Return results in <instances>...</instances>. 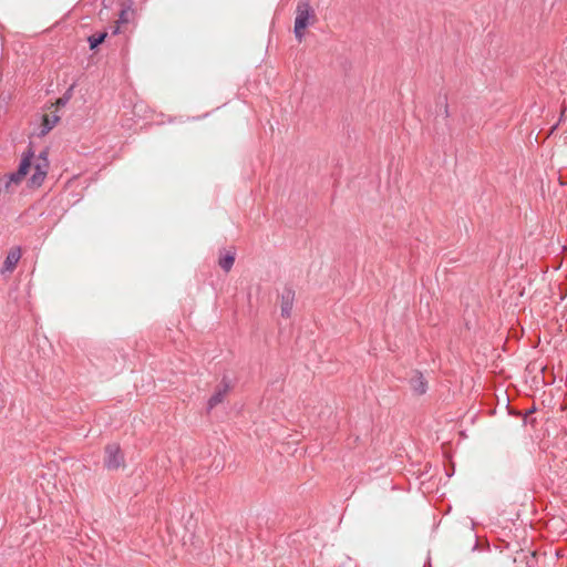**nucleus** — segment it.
Masks as SVG:
<instances>
[{"label":"nucleus","instance_id":"9d476101","mask_svg":"<svg viewBox=\"0 0 567 567\" xmlns=\"http://www.w3.org/2000/svg\"><path fill=\"white\" fill-rule=\"evenodd\" d=\"M106 33H101V34H97V35H92L89 38V42H90V48L92 50H94L99 44H101L104 39L106 38Z\"/></svg>","mask_w":567,"mask_h":567},{"label":"nucleus","instance_id":"1a4fd4ad","mask_svg":"<svg viewBox=\"0 0 567 567\" xmlns=\"http://www.w3.org/2000/svg\"><path fill=\"white\" fill-rule=\"evenodd\" d=\"M228 391V388L227 386H224V389H219L217 390L209 399L208 401V408L209 409H213L215 408L217 404H219L220 402H223L226 393Z\"/></svg>","mask_w":567,"mask_h":567},{"label":"nucleus","instance_id":"0eeeda50","mask_svg":"<svg viewBox=\"0 0 567 567\" xmlns=\"http://www.w3.org/2000/svg\"><path fill=\"white\" fill-rule=\"evenodd\" d=\"M235 250H224L219 255L218 265L228 272L235 262Z\"/></svg>","mask_w":567,"mask_h":567},{"label":"nucleus","instance_id":"39448f33","mask_svg":"<svg viewBox=\"0 0 567 567\" xmlns=\"http://www.w3.org/2000/svg\"><path fill=\"white\" fill-rule=\"evenodd\" d=\"M20 258H21V249L19 247L11 248L3 261L1 272L2 274L12 272L16 269Z\"/></svg>","mask_w":567,"mask_h":567},{"label":"nucleus","instance_id":"423d86ee","mask_svg":"<svg viewBox=\"0 0 567 567\" xmlns=\"http://www.w3.org/2000/svg\"><path fill=\"white\" fill-rule=\"evenodd\" d=\"M410 384H411V388L413 390V392L416 394V395H422L426 392L427 390V381L425 380V378L416 372L412 378H411V381H410Z\"/></svg>","mask_w":567,"mask_h":567},{"label":"nucleus","instance_id":"9b49d317","mask_svg":"<svg viewBox=\"0 0 567 567\" xmlns=\"http://www.w3.org/2000/svg\"><path fill=\"white\" fill-rule=\"evenodd\" d=\"M65 102H66L65 100H63V99H59V100H56V102H55L54 106L58 109V107H60V106L65 105Z\"/></svg>","mask_w":567,"mask_h":567},{"label":"nucleus","instance_id":"f03ea898","mask_svg":"<svg viewBox=\"0 0 567 567\" xmlns=\"http://www.w3.org/2000/svg\"><path fill=\"white\" fill-rule=\"evenodd\" d=\"M318 22L317 10L309 2H299L296 9L293 32L299 42H302L308 28Z\"/></svg>","mask_w":567,"mask_h":567},{"label":"nucleus","instance_id":"7ed1b4c3","mask_svg":"<svg viewBox=\"0 0 567 567\" xmlns=\"http://www.w3.org/2000/svg\"><path fill=\"white\" fill-rule=\"evenodd\" d=\"M104 463L109 470H117L123 465L124 457L117 445L112 444L106 446Z\"/></svg>","mask_w":567,"mask_h":567},{"label":"nucleus","instance_id":"6e6552de","mask_svg":"<svg viewBox=\"0 0 567 567\" xmlns=\"http://www.w3.org/2000/svg\"><path fill=\"white\" fill-rule=\"evenodd\" d=\"M60 121V116L54 112L51 114H44L42 118V131L41 134L45 135L49 131H51Z\"/></svg>","mask_w":567,"mask_h":567},{"label":"nucleus","instance_id":"20e7f679","mask_svg":"<svg viewBox=\"0 0 567 567\" xmlns=\"http://www.w3.org/2000/svg\"><path fill=\"white\" fill-rule=\"evenodd\" d=\"M295 301V291L291 288H285L280 295V311L281 316L289 318L292 312Z\"/></svg>","mask_w":567,"mask_h":567},{"label":"nucleus","instance_id":"f257e3e1","mask_svg":"<svg viewBox=\"0 0 567 567\" xmlns=\"http://www.w3.org/2000/svg\"><path fill=\"white\" fill-rule=\"evenodd\" d=\"M48 168L49 162L44 153H42L33 162H31L29 156H25L22 158L18 172L11 176V181L19 183L30 174L31 177L29 179V186L39 187L45 179Z\"/></svg>","mask_w":567,"mask_h":567}]
</instances>
